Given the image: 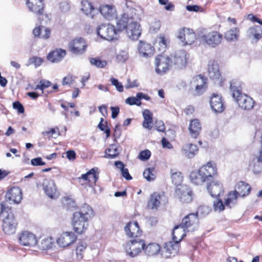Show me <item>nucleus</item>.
<instances>
[{
  "instance_id": "1",
  "label": "nucleus",
  "mask_w": 262,
  "mask_h": 262,
  "mask_svg": "<svg viewBox=\"0 0 262 262\" xmlns=\"http://www.w3.org/2000/svg\"><path fill=\"white\" fill-rule=\"evenodd\" d=\"M92 207L87 204H84L79 211L73 213L72 225L74 231L79 234L84 233L88 229L89 221L94 216Z\"/></svg>"
},
{
  "instance_id": "2",
  "label": "nucleus",
  "mask_w": 262,
  "mask_h": 262,
  "mask_svg": "<svg viewBox=\"0 0 262 262\" xmlns=\"http://www.w3.org/2000/svg\"><path fill=\"white\" fill-rule=\"evenodd\" d=\"M117 27L120 31L125 29L127 36L133 40H137L141 34L140 25L132 17H128L126 14H124L117 21Z\"/></svg>"
},
{
  "instance_id": "3",
  "label": "nucleus",
  "mask_w": 262,
  "mask_h": 262,
  "mask_svg": "<svg viewBox=\"0 0 262 262\" xmlns=\"http://www.w3.org/2000/svg\"><path fill=\"white\" fill-rule=\"evenodd\" d=\"M230 91L233 98L239 106L244 110H250L254 106L252 98L246 94L241 93V83L237 80H233L230 82Z\"/></svg>"
},
{
  "instance_id": "4",
  "label": "nucleus",
  "mask_w": 262,
  "mask_h": 262,
  "mask_svg": "<svg viewBox=\"0 0 262 262\" xmlns=\"http://www.w3.org/2000/svg\"><path fill=\"white\" fill-rule=\"evenodd\" d=\"M97 33L101 38L110 41L116 38L117 31L113 25L102 24L97 28Z\"/></svg>"
},
{
  "instance_id": "5",
  "label": "nucleus",
  "mask_w": 262,
  "mask_h": 262,
  "mask_svg": "<svg viewBox=\"0 0 262 262\" xmlns=\"http://www.w3.org/2000/svg\"><path fill=\"white\" fill-rule=\"evenodd\" d=\"M171 66L170 58L166 55H159L155 59L156 72L159 75L165 74Z\"/></svg>"
},
{
  "instance_id": "6",
  "label": "nucleus",
  "mask_w": 262,
  "mask_h": 262,
  "mask_svg": "<svg viewBox=\"0 0 262 262\" xmlns=\"http://www.w3.org/2000/svg\"><path fill=\"white\" fill-rule=\"evenodd\" d=\"M145 246V244L144 241L133 240L126 245V251L128 255L134 257L137 256L142 250L144 249Z\"/></svg>"
},
{
  "instance_id": "7",
  "label": "nucleus",
  "mask_w": 262,
  "mask_h": 262,
  "mask_svg": "<svg viewBox=\"0 0 262 262\" xmlns=\"http://www.w3.org/2000/svg\"><path fill=\"white\" fill-rule=\"evenodd\" d=\"M199 169L200 172L207 182L214 180L217 176L216 165L213 162H207L206 164L202 166Z\"/></svg>"
},
{
  "instance_id": "8",
  "label": "nucleus",
  "mask_w": 262,
  "mask_h": 262,
  "mask_svg": "<svg viewBox=\"0 0 262 262\" xmlns=\"http://www.w3.org/2000/svg\"><path fill=\"white\" fill-rule=\"evenodd\" d=\"M201 40L203 42L214 48L221 42L222 35L216 31H211L202 35Z\"/></svg>"
},
{
  "instance_id": "9",
  "label": "nucleus",
  "mask_w": 262,
  "mask_h": 262,
  "mask_svg": "<svg viewBox=\"0 0 262 262\" xmlns=\"http://www.w3.org/2000/svg\"><path fill=\"white\" fill-rule=\"evenodd\" d=\"M88 45L86 41L82 38H77L73 40L69 45V49L73 54L80 55L86 51Z\"/></svg>"
},
{
  "instance_id": "10",
  "label": "nucleus",
  "mask_w": 262,
  "mask_h": 262,
  "mask_svg": "<svg viewBox=\"0 0 262 262\" xmlns=\"http://www.w3.org/2000/svg\"><path fill=\"white\" fill-rule=\"evenodd\" d=\"M42 189L49 198L53 199H57L59 193L54 181L50 179H45L42 184Z\"/></svg>"
},
{
  "instance_id": "11",
  "label": "nucleus",
  "mask_w": 262,
  "mask_h": 262,
  "mask_svg": "<svg viewBox=\"0 0 262 262\" xmlns=\"http://www.w3.org/2000/svg\"><path fill=\"white\" fill-rule=\"evenodd\" d=\"M77 238V236L72 231L63 232L57 238L56 242L59 247L64 248L74 244Z\"/></svg>"
},
{
  "instance_id": "12",
  "label": "nucleus",
  "mask_w": 262,
  "mask_h": 262,
  "mask_svg": "<svg viewBox=\"0 0 262 262\" xmlns=\"http://www.w3.org/2000/svg\"><path fill=\"white\" fill-rule=\"evenodd\" d=\"M177 38L184 46L191 45L195 39V34L191 29L183 28L178 31Z\"/></svg>"
},
{
  "instance_id": "13",
  "label": "nucleus",
  "mask_w": 262,
  "mask_h": 262,
  "mask_svg": "<svg viewBox=\"0 0 262 262\" xmlns=\"http://www.w3.org/2000/svg\"><path fill=\"white\" fill-rule=\"evenodd\" d=\"M199 219L197 214L190 213L185 216L182 220L181 226L184 227L188 232L194 231L198 227Z\"/></svg>"
},
{
  "instance_id": "14",
  "label": "nucleus",
  "mask_w": 262,
  "mask_h": 262,
  "mask_svg": "<svg viewBox=\"0 0 262 262\" xmlns=\"http://www.w3.org/2000/svg\"><path fill=\"white\" fill-rule=\"evenodd\" d=\"M176 193L179 200L182 203H188L192 200V192L190 187L186 185L178 186L176 190Z\"/></svg>"
},
{
  "instance_id": "15",
  "label": "nucleus",
  "mask_w": 262,
  "mask_h": 262,
  "mask_svg": "<svg viewBox=\"0 0 262 262\" xmlns=\"http://www.w3.org/2000/svg\"><path fill=\"white\" fill-rule=\"evenodd\" d=\"M17 222L14 218V215L10 213L7 214L6 217L3 221V230L7 234H11L15 233Z\"/></svg>"
},
{
  "instance_id": "16",
  "label": "nucleus",
  "mask_w": 262,
  "mask_h": 262,
  "mask_svg": "<svg viewBox=\"0 0 262 262\" xmlns=\"http://www.w3.org/2000/svg\"><path fill=\"white\" fill-rule=\"evenodd\" d=\"M210 104L212 110L215 113L223 112L225 108L222 96L216 93H213L210 96Z\"/></svg>"
},
{
  "instance_id": "17",
  "label": "nucleus",
  "mask_w": 262,
  "mask_h": 262,
  "mask_svg": "<svg viewBox=\"0 0 262 262\" xmlns=\"http://www.w3.org/2000/svg\"><path fill=\"white\" fill-rule=\"evenodd\" d=\"M167 202V198L163 193L154 192L150 196L148 207L152 209H157L161 204Z\"/></svg>"
},
{
  "instance_id": "18",
  "label": "nucleus",
  "mask_w": 262,
  "mask_h": 262,
  "mask_svg": "<svg viewBox=\"0 0 262 262\" xmlns=\"http://www.w3.org/2000/svg\"><path fill=\"white\" fill-rule=\"evenodd\" d=\"M186 56V52L184 50L176 52L170 58L171 64L173 63L178 69L184 68L187 63Z\"/></svg>"
},
{
  "instance_id": "19",
  "label": "nucleus",
  "mask_w": 262,
  "mask_h": 262,
  "mask_svg": "<svg viewBox=\"0 0 262 262\" xmlns=\"http://www.w3.org/2000/svg\"><path fill=\"white\" fill-rule=\"evenodd\" d=\"M208 74L210 78L215 81L220 85L223 82V80L221 78V73L219 70V66L215 61H210L208 63Z\"/></svg>"
},
{
  "instance_id": "20",
  "label": "nucleus",
  "mask_w": 262,
  "mask_h": 262,
  "mask_svg": "<svg viewBox=\"0 0 262 262\" xmlns=\"http://www.w3.org/2000/svg\"><path fill=\"white\" fill-rule=\"evenodd\" d=\"M20 244L24 246L33 247L37 243L36 236L28 231L22 232L19 237Z\"/></svg>"
},
{
  "instance_id": "21",
  "label": "nucleus",
  "mask_w": 262,
  "mask_h": 262,
  "mask_svg": "<svg viewBox=\"0 0 262 262\" xmlns=\"http://www.w3.org/2000/svg\"><path fill=\"white\" fill-rule=\"evenodd\" d=\"M6 198L14 204H18L22 199L21 189L18 187H13L6 194Z\"/></svg>"
},
{
  "instance_id": "22",
  "label": "nucleus",
  "mask_w": 262,
  "mask_h": 262,
  "mask_svg": "<svg viewBox=\"0 0 262 262\" xmlns=\"http://www.w3.org/2000/svg\"><path fill=\"white\" fill-rule=\"evenodd\" d=\"M126 235L130 238H135L141 235V230L139 229L137 222H129L124 227Z\"/></svg>"
},
{
  "instance_id": "23",
  "label": "nucleus",
  "mask_w": 262,
  "mask_h": 262,
  "mask_svg": "<svg viewBox=\"0 0 262 262\" xmlns=\"http://www.w3.org/2000/svg\"><path fill=\"white\" fill-rule=\"evenodd\" d=\"M29 11L36 14L43 13L44 5L42 0H28L26 3Z\"/></svg>"
},
{
  "instance_id": "24",
  "label": "nucleus",
  "mask_w": 262,
  "mask_h": 262,
  "mask_svg": "<svg viewBox=\"0 0 262 262\" xmlns=\"http://www.w3.org/2000/svg\"><path fill=\"white\" fill-rule=\"evenodd\" d=\"M211 181L207 187L208 192L212 197L219 196L223 191L222 184L219 181L216 180L215 179Z\"/></svg>"
},
{
  "instance_id": "25",
  "label": "nucleus",
  "mask_w": 262,
  "mask_h": 262,
  "mask_svg": "<svg viewBox=\"0 0 262 262\" xmlns=\"http://www.w3.org/2000/svg\"><path fill=\"white\" fill-rule=\"evenodd\" d=\"M138 51L141 56L147 58L151 57L154 54V48L150 44L140 41Z\"/></svg>"
},
{
  "instance_id": "26",
  "label": "nucleus",
  "mask_w": 262,
  "mask_h": 262,
  "mask_svg": "<svg viewBox=\"0 0 262 262\" xmlns=\"http://www.w3.org/2000/svg\"><path fill=\"white\" fill-rule=\"evenodd\" d=\"M101 14L106 19L110 20L116 16V10L115 7L111 5H103L100 7Z\"/></svg>"
},
{
  "instance_id": "27",
  "label": "nucleus",
  "mask_w": 262,
  "mask_h": 262,
  "mask_svg": "<svg viewBox=\"0 0 262 262\" xmlns=\"http://www.w3.org/2000/svg\"><path fill=\"white\" fill-rule=\"evenodd\" d=\"M251 189V188L248 184L241 181L235 185L234 191L239 196L244 197L249 194Z\"/></svg>"
},
{
  "instance_id": "28",
  "label": "nucleus",
  "mask_w": 262,
  "mask_h": 262,
  "mask_svg": "<svg viewBox=\"0 0 262 262\" xmlns=\"http://www.w3.org/2000/svg\"><path fill=\"white\" fill-rule=\"evenodd\" d=\"M66 55L65 50L59 49L50 52L48 56V60L52 62H58L61 61Z\"/></svg>"
},
{
  "instance_id": "29",
  "label": "nucleus",
  "mask_w": 262,
  "mask_h": 262,
  "mask_svg": "<svg viewBox=\"0 0 262 262\" xmlns=\"http://www.w3.org/2000/svg\"><path fill=\"white\" fill-rule=\"evenodd\" d=\"M180 242L173 239L165 244L164 249L166 251L173 256L177 254L180 249Z\"/></svg>"
},
{
  "instance_id": "30",
  "label": "nucleus",
  "mask_w": 262,
  "mask_h": 262,
  "mask_svg": "<svg viewBox=\"0 0 262 262\" xmlns=\"http://www.w3.org/2000/svg\"><path fill=\"white\" fill-rule=\"evenodd\" d=\"M33 33L35 36L39 37L41 38L47 39H48L51 34L50 29L43 26H39L36 27L33 31Z\"/></svg>"
},
{
  "instance_id": "31",
  "label": "nucleus",
  "mask_w": 262,
  "mask_h": 262,
  "mask_svg": "<svg viewBox=\"0 0 262 262\" xmlns=\"http://www.w3.org/2000/svg\"><path fill=\"white\" fill-rule=\"evenodd\" d=\"M198 148L195 144L187 143L184 145L182 152L188 158H192L197 154Z\"/></svg>"
},
{
  "instance_id": "32",
  "label": "nucleus",
  "mask_w": 262,
  "mask_h": 262,
  "mask_svg": "<svg viewBox=\"0 0 262 262\" xmlns=\"http://www.w3.org/2000/svg\"><path fill=\"white\" fill-rule=\"evenodd\" d=\"M97 169L92 168L87 173L83 174L81 176V179L87 181L90 186L96 183L99 178L98 173H96Z\"/></svg>"
},
{
  "instance_id": "33",
  "label": "nucleus",
  "mask_w": 262,
  "mask_h": 262,
  "mask_svg": "<svg viewBox=\"0 0 262 262\" xmlns=\"http://www.w3.org/2000/svg\"><path fill=\"white\" fill-rule=\"evenodd\" d=\"M188 129L192 138H197L201 130V125L199 120L198 119L191 120L190 122Z\"/></svg>"
},
{
  "instance_id": "34",
  "label": "nucleus",
  "mask_w": 262,
  "mask_h": 262,
  "mask_svg": "<svg viewBox=\"0 0 262 262\" xmlns=\"http://www.w3.org/2000/svg\"><path fill=\"white\" fill-rule=\"evenodd\" d=\"M190 179L192 183L196 185H202L205 182H207L200 169L192 171L189 176Z\"/></svg>"
},
{
  "instance_id": "35",
  "label": "nucleus",
  "mask_w": 262,
  "mask_h": 262,
  "mask_svg": "<svg viewBox=\"0 0 262 262\" xmlns=\"http://www.w3.org/2000/svg\"><path fill=\"white\" fill-rule=\"evenodd\" d=\"M187 230L181 226V224L175 226L172 231V239L181 242L186 235Z\"/></svg>"
},
{
  "instance_id": "36",
  "label": "nucleus",
  "mask_w": 262,
  "mask_h": 262,
  "mask_svg": "<svg viewBox=\"0 0 262 262\" xmlns=\"http://www.w3.org/2000/svg\"><path fill=\"white\" fill-rule=\"evenodd\" d=\"M144 120L142 123L143 127L149 130L152 127V114L148 110H145L143 112Z\"/></svg>"
},
{
  "instance_id": "37",
  "label": "nucleus",
  "mask_w": 262,
  "mask_h": 262,
  "mask_svg": "<svg viewBox=\"0 0 262 262\" xmlns=\"http://www.w3.org/2000/svg\"><path fill=\"white\" fill-rule=\"evenodd\" d=\"M54 246V242L51 236L42 238L39 244V247L41 250H47L51 249Z\"/></svg>"
},
{
  "instance_id": "38",
  "label": "nucleus",
  "mask_w": 262,
  "mask_h": 262,
  "mask_svg": "<svg viewBox=\"0 0 262 262\" xmlns=\"http://www.w3.org/2000/svg\"><path fill=\"white\" fill-rule=\"evenodd\" d=\"M239 30L238 28H233L228 30L224 35L225 38L228 41H235L239 37Z\"/></svg>"
},
{
  "instance_id": "39",
  "label": "nucleus",
  "mask_w": 262,
  "mask_h": 262,
  "mask_svg": "<svg viewBox=\"0 0 262 262\" xmlns=\"http://www.w3.org/2000/svg\"><path fill=\"white\" fill-rule=\"evenodd\" d=\"M249 36L253 37L256 40L262 37V29L259 26H254L250 28L248 31Z\"/></svg>"
},
{
  "instance_id": "40",
  "label": "nucleus",
  "mask_w": 262,
  "mask_h": 262,
  "mask_svg": "<svg viewBox=\"0 0 262 262\" xmlns=\"http://www.w3.org/2000/svg\"><path fill=\"white\" fill-rule=\"evenodd\" d=\"M238 196L234 191L230 192L225 200V205L227 207L232 208L236 204Z\"/></svg>"
},
{
  "instance_id": "41",
  "label": "nucleus",
  "mask_w": 262,
  "mask_h": 262,
  "mask_svg": "<svg viewBox=\"0 0 262 262\" xmlns=\"http://www.w3.org/2000/svg\"><path fill=\"white\" fill-rule=\"evenodd\" d=\"M172 182L175 185H180L183 181V176L179 171L173 169L170 170Z\"/></svg>"
},
{
  "instance_id": "42",
  "label": "nucleus",
  "mask_w": 262,
  "mask_h": 262,
  "mask_svg": "<svg viewBox=\"0 0 262 262\" xmlns=\"http://www.w3.org/2000/svg\"><path fill=\"white\" fill-rule=\"evenodd\" d=\"M115 166L121 171L122 176L127 180L132 179V177L129 174L127 168H124V165L120 161H117L115 162Z\"/></svg>"
},
{
  "instance_id": "43",
  "label": "nucleus",
  "mask_w": 262,
  "mask_h": 262,
  "mask_svg": "<svg viewBox=\"0 0 262 262\" xmlns=\"http://www.w3.org/2000/svg\"><path fill=\"white\" fill-rule=\"evenodd\" d=\"M191 86H207V79L202 75H198L193 77L190 83Z\"/></svg>"
},
{
  "instance_id": "44",
  "label": "nucleus",
  "mask_w": 262,
  "mask_h": 262,
  "mask_svg": "<svg viewBox=\"0 0 262 262\" xmlns=\"http://www.w3.org/2000/svg\"><path fill=\"white\" fill-rule=\"evenodd\" d=\"M160 250V246L157 243L148 244L146 248L145 252L149 255H154L157 254Z\"/></svg>"
},
{
  "instance_id": "45",
  "label": "nucleus",
  "mask_w": 262,
  "mask_h": 262,
  "mask_svg": "<svg viewBox=\"0 0 262 262\" xmlns=\"http://www.w3.org/2000/svg\"><path fill=\"white\" fill-rule=\"evenodd\" d=\"M105 153L107 155L106 157L112 159L115 158L119 155V151L117 146L116 145L113 144L106 150Z\"/></svg>"
},
{
  "instance_id": "46",
  "label": "nucleus",
  "mask_w": 262,
  "mask_h": 262,
  "mask_svg": "<svg viewBox=\"0 0 262 262\" xmlns=\"http://www.w3.org/2000/svg\"><path fill=\"white\" fill-rule=\"evenodd\" d=\"M81 4V9L86 15L91 14L92 11L94 10V7L90 2L87 0H82Z\"/></svg>"
},
{
  "instance_id": "47",
  "label": "nucleus",
  "mask_w": 262,
  "mask_h": 262,
  "mask_svg": "<svg viewBox=\"0 0 262 262\" xmlns=\"http://www.w3.org/2000/svg\"><path fill=\"white\" fill-rule=\"evenodd\" d=\"M87 247V244L84 242H81L78 243L76 250L77 258L81 259L83 258V255L84 250Z\"/></svg>"
},
{
  "instance_id": "48",
  "label": "nucleus",
  "mask_w": 262,
  "mask_h": 262,
  "mask_svg": "<svg viewBox=\"0 0 262 262\" xmlns=\"http://www.w3.org/2000/svg\"><path fill=\"white\" fill-rule=\"evenodd\" d=\"M144 178L148 181H153L156 178L155 169L154 168H146L143 172Z\"/></svg>"
},
{
  "instance_id": "49",
  "label": "nucleus",
  "mask_w": 262,
  "mask_h": 262,
  "mask_svg": "<svg viewBox=\"0 0 262 262\" xmlns=\"http://www.w3.org/2000/svg\"><path fill=\"white\" fill-rule=\"evenodd\" d=\"M98 127L102 131H104L106 134V138H108L110 136V129L108 127L106 122H104L102 118H100V122L98 125Z\"/></svg>"
},
{
  "instance_id": "50",
  "label": "nucleus",
  "mask_w": 262,
  "mask_h": 262,
  "mask_svg": "<svg viewBox=\"0 0 262 262\" xmlns=\"http://www.w3.org/2000/svg\"><path fill=\"white\" fill-rule=\"evenodd\" d=\"M90 62L92 65H93L99 68H102L106 66V62L104 60H101L98 58H91Z\"/></svg>"
},
{
  "instance_id": "51",
  "label": "nucleus",
  "mask_w": 262,
  "mask_h": 262,
  "mask_svg": "<svg viewBox=\"0 0 262 262\" xmlns=\"http://www.w3.org/2000/svg\"><path fill=\"white\" fill-rule=\"evenodd\" d=\"M129 57L128 53L126 50H121L116 56V59L118 62L124 63Z\"/></svg>"
},
{
  "instance_id": "52",
  "label": "nucleus",
  "mask_w": 262,
  "mask_h": 262,
  "mask_svg": "<svg viewBox=\"0 0 262 262\" xmlns=\"http://www.w3.org/2000/svg\"><path fill=\"white\" fill-rule=\"evenodd\" d=\"M211 208L208 206H201L199 207L198 211L195 214H197L198 217V215L203 217L208 214L209 212L211 211Z\"/></svg>"
},
{
  "instance_id": "53",
  "label": "nucleus",
  "mask_w": 262,
  "mask_h": 262,
  "mask_svg": "<svg viewBox=\"0 0 262 262\" xmlns=\"http://www.w3.org/2000/svg\"><path fill=\"white\" fill-rule=\"evenodd\" d=\"M207 87V86H191L192 93L195 96H200L203 94L205 92Z\"/></svg>"
},
{
  "instance_id": "54",
  "label": "nucleus",
  "mask_w": 262,
  "mask_h": 262,
  "mask_svg": "<svg viewBox=\"0 0 262 262\" xmlns=\"http://www.w3.org/2000/svg\"><path fill=\"white\" fill-rule=\"evenodd\" d=\"M110 80L111 84L115 86L116 90L118 92H122L123 91V86L122 83L118 80V79L114 77H112Z\"/></svg>"
},
{
  "instance_id": "55",
  "label": "nucleus",
  "mask_w": 262,
  "mask_h": 262,
  "mask_svg": "<svg viewBox=\"0 0 262 262\" xmlns=\"http://www.w3.org/2000/svg\"><path fill=\"white\" fill-rule=\"evenodd\" d=\"M126 103L132 105H137L140 106L141 104V102L139 100L138 97L136 96V97H130L127 98L125 100Z\"/></svg>"
},
{
  "instance_id": "56",
  "label": "nucleus",
  "mask_w": 262,
  "mask_h": 262,
  "mask_svg": "<svg viewBox=\"0 0 262 262\" xmlns=\"http://www.w3.org/2000/svg\"><path fill=\"white\" fill-rule=\"evenodd\" d=\"M29 61L30 64H34L35 67H37L41 65L43 62V60L40 57H33L32 58H30Z\"/></svg>"
},
{
  "instance_id": "57",
  "label": "nucleus",
  "mask_w": 262,
  "mask_h": 262,
  "mask_svg": "<svg viewBox=\"0 0 262 262\" xmlns=\"http://www.w3.org/2000/svg\"><path fill=\"white\" fill-rule=\"evenodd\" d=\"M150 155V151L146 149L141 151L138 156V158L142 161H146L149 158Z\"/></svg>"
},
{
  "instance_id": "58",
  "label": "nucleus",
  "mask_w": 262,
  "mask_h": 262,
  "mask_svg": "<svg viewBox=\"0 0 262 262\" xmlns=\"http://www.w3.org/2000/svg\"><path fill=\"white\" fill-rule=\"evenodd\" d=\"M214 209L215 211L221 212L225 208V206L221 200H217L213 204Z\"/></svg>"
},
{
  "instance_id": "59",
  "label": "nucleus",
  "mask_w": 262,
  "mask_h": 262,
  "mask_svg": "<svg viewBox=\"0 0 262 262\" xmlns=\"http://www.w3.org/2000/svg\"><path fill=\"white\" fill-rule=\"evenodd\" d=\"M13 107L16 110L19 114H22L24 112V107L23 105L18 101H15L13 103Z\"/></svg>"
},
{
  "instance_id": "60",
  "label": "nucleus",
  "mask_w": 262,
  "mask_h": 262,
  "mask_svg": "<svg viewBox=\"0 0 262 262\" xmlns=\"http://www.w3.org/2000/svg\"><path fill=\"white\" fill-rule=\"evenodd\" d=\"M139 86V83L137 80H134L132 82L130 79H127V83L125 85V88L126 89H129L133 88L138 87Z\"/></svg>"
},
{
  "instance_id": "61",
  "label": "nucleus",
  "mask_w": 262,
  "mask_h": 262,
  "mask_svg": "<svg viewBox=\"0 0 262 262\" xmlns=\"http://www.w3.org/2000/svg\"><path fill=\"white\" fill-rule=\"evenodd\" d=\"M59 8L63 12H68L70 9V6L67 2H62L59 4Z\"/></svg>"
},
{
  "instance_id": "62",
  "label": "nucleus",
  "mask_w": 262,
  "mask_h": 262,
  "mask_svg": "<svg viewBox=\"0 0 262 262\" xmlns=\"http://www.w3.org/2000/svg\"><path fill=\"white\" fill-rule=\"evenodd\" d=\"M253 170L255 173H259L262 171V162L257 160L253 166Z\"/></svg>"
},
{
  "instance_id": "63",
  "label": "nucleus",
  "mask_w": 262,
  "mask_h": 262,
  "mask_svg": "<svg viewBox=\"0 0 262 262\" xmlns=\"http://www.w3.org/2000/svg\"><path fill=\"white\" fill-rule=\"evenodd\" d=\"M74 80V78L71 75H67L64 77L62 81V84L63 85L70 84L72 83L73 81Z\"/></svg>"
},
{
  "instance_id": "64",
  "label": "nucleus",
  "mask_w": 262,
  "mask_h": 262,
  "mask_svg": "<svg viewBox=\"0 0 262 262\" xmlns=\"http://www.w3.org/2000/svg\"><path fill=\"white\" fill-rule=\"evenodd\" d=\"M31 162L33 166L44 165L45 164V163L42 162V159L40 157L32 159Z\"/></svg>"
}]
</instances>
